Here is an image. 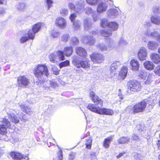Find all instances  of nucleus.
Listing matches in <instances>:
<instances>
[{
  "instance_id": "obj_36",
  "label": "nucleus",
  "mask_w": 160,
  "mask_h": 160,
  "mask_svg": "<svg viewBox=\"0 0 160 160\" xmlns=\"http://www.w3.org/2000/svg\"><path fill=\"white\" fill-rule=\"evenodd\" d=\"M152 22L153 23L159 25L160 24V18L156 16H152L151 18Z\"/></svg>"
},
{
  "instance_id": "obj_25",
  "label": "nucleus",
  "mask_w": 160,
  "mask_h": 160,
  "mask_svg": "<svg viewBox=\"0 0 160 160\" xmlns=\"http://www.w3.org/2000/svg\"><path fill=\"white\" fill-rule=\"evenodd\" d=\"M108 28L110 29V30L114 31L116 30L118 28V24L116 22H111L109 23Z\"/></svg>"
},
{
  "instance_id": "obj_17",
  "label": "nucleus",
  "mask_w": 160,
  "mask_h": 160,
  "mask_svg": "<svg viewBox=\"0 0 160 160\" xmlns=\"http://www.w3.org/2000/svg\"><path fill=\"white\" fill-rule=\"evenodd\" d=\"M87 108L91 111L99 114L101 107L96 105L89 104L87 106Z\"/></svg>"
},
{
  "instance_id": "obj_64",
  "label": "nucleus",
  "mask_w": 160,
  "mask_h": 160,
  "mask_svg": "<svg viewBox=\"0 0 160 160\" xmlns=\"http://www.w3.org/2000/svg\"><path fill=\"white\" fill-rule=\"evenodd\" d=\"M5 9L3 8L0 9V16L4 15L5 13Z\"/></svg>"
},
{
  "instance_id": "obj_5",
  "label": "nucleus",
  "mask_w": 160,
  "mask_h": 160,
  "mask_svg": "<svg viewBox=\"0 0 160 160\" xmlns=\"http://www.w3.org/2000/svg\"><path fill=\"white\" fill-rule=\"evenodd\" d=\"M17 83L19 87L25 88L30 83V82L26 77L24 76H20L18 78Z\"/></svg>"
},
{
  "instance_id": "obj_55",
  "label": "nucleus",
  "mask_w": 160,
  "mask_h": 160,
  "mask_svg": "<svg viewBox=\"0 0 160 160\" xmlns=\"http://www.w3.org/2000/svg\"><path fill=\"white\" fill-rule=\"evenodd\" d=\"M46 3L48 7V9H49L52 6L53 1L52 0H46Z\"/></svg>"
},
{
  "instance_id": "obj_35",
  "label": "nucleus",
  "mask_w": 160,
  "mask_h": 160,
  "mask_svg": "<svg viewBox=\"0 0 160 160\" xmlns=\"http://www.w3.org/2000/svg\"><path fill=\"white\" fill-rule=\"evenodd\" d=\"M148 34L149 36L155 37L158 42L160 43V35H159L157 32L155 31L154 32L151 33L148 32Z\"/></svg>"
},
{
  "instance_id": "obj_1",
  "label": "nucleus",
  "mask_w": 160,
  "mask_h": 160,
  "mask_svg": "<svg viewBox=\"0 0 160 160\" xmlns=\"http://www.w3.org/2000/svg\"><path fill=\"white\" fill-rule=\"evenodd\" d=\"M33 73L35 77L38 79L35 83L41 87L49 75L47 67L44 64H38L33 70Z\"/></svg>"
},
{
  "instance_id": "obj_2",
  "label": "nucleus",
  "mask_w": 160,
  "mask_h": 160,
  "mask_svg": "<svg viewBox=\"0 0 160 160\" xmlns=\"http://www.w3.org/2000/svg\"><path fill=\"white\" fill-rule=\"evenodd\" d=\"M79 57L76 56L73 57L72 62L75 67L77 68H82L84 69H88L90 66L89 61L87 59L81 61L78 60Z\"/></svg>"
},
{
  "instance_id": "obj_19",
  "label": "nucleus",
  "mask_w": 160,
  "mask_h": 160,
  "mask_svg": "<svg viewBox=\"0 0 160 160\" xmlns=\"http://www.w3.org/2000/svg\"><path fill=\"white\" fill-rule=\"evenodd\" d=\"M10 154L12 158L15 160H20L23 157V155L19 152L13 151Z\"/></svg>"
},
{
  "instance_id": "obj_27",
  "label": "nucleus",
  "mask_w": 160,
  "mask_h": 160,
  "mask_svg": "<svg viewBox=\"0 0 160 160\" xmlns=\"http://www.w3.org/2000/svg\"><path fill=\"white\" fill-rule=\"evenodd\" d=\"M72 48L71 46L67 47L64 48V54L67 57L70 56L72 53Z\"/></svg>"
},
{
  "instance_id": "obj_21",
  "label": "nucleus",
  "mask_w": 160,
  "mask_h": 160,
  "mask_svg": "<svg viewBox=\"0 0 160 160\" xmlns=\"http://www.w3.org/2000/svg\"><path fill=\"white\" fill-rule=\"evenodd\" d=\"M130 65L132 67V69L134 71L138 70L139 67V64L137 60H132L130 61Z\"/></svg>"
},
{
  "instance_id": "obj_15",
  "label": "nucleus",
  "mask_w": 160,
  "mask_h": 160,
  "mask_svg": "<svg viewBox=\"0 0 160 160\" xmlns=\"http://www.w3.org/2000/svg\"><path fill=\"white\" fill-rule=\"evenodd\" d=\"M19 106L21 110L27 114L31 115L33 114L32 109L30 107L25 106V105L21 103L19 104Z\"/></svg>"
},
{
  "instance_id": "obj_57",
  "label": "nucleus",
  "mask_w": 160,
  "mask_h": 160,
  "mask_svg": "<svg viewBox=\"0 0 160 160\" xmlns=\"http://www.w3.org/2000/svg\"><path fill=\"white\" fill-rule=\"evenodd\" d=\"M58 160H62V152L61 150H60V151L58 153Z\"/></svg>"
},
{
  "instance_id": "obj_14",
  "label": "nucleus",
  "mask_w": 160,
  "mask_h": 160,
  "mask_svg": "<svg viewBox=\"0 0 160 160\" xmlns=\"http://www.w3.org/2000/svg\"><path fill=\"white\" fill-rule=\"evenodd\" d=\"M118 14V11L115 8H110L107 12V15L109 18H114Z\"/></svg>"
},
{
  "instance_id": "obj_18",
  "label": "nucleus",
  "mask_w": 160,
  "mask_h": 160,
  "mask_svg": "<svg viewBox=\"0 0 160 160\" xmlns=\"http://www.w3.org/2000/svg\"><path fill=\"white\" fill-rule=\"evenodd\" d=\"M113 113V112L111 109L105 108H100L99 114L101 115H111Z\"/></svg>"
},
{
  "instance_id": "obj_7",
  "label": "nucleus",
  "mask_w": 160,
  "mask_h": 160,
  "mask_svg": "<svg viewBox=\"0 0 160 160\" xmlns=\"http://www.w3.org/2000/svg\"><path fill=\"white\" fill-rule=\"evenodd\" d=\"M140 83L136 80H131L128 82V88L131 91L137 92L139 91Z\"/></svg>"
},
{
  "instance_id": "obj_16",
  "label": "nucleus",
  "mask_w": 160,
  "mask_h": 160,
  "mask_svg": "<svg viewBox=\"0 0 160 160\" xmlns=\"http://www.w3.org/2000/svg\"><path fill=\"white\" fill-rule=\"evenodd\" d=\"M77 54L80 56L85 58L87 55V53L85 49L82 47H77L76 49Z\"/></svg>"
},
{
  "instance_id": "obj_4",
  "label": "nucleus",
  "mask_w": 160,
  "mask_h": 160,
  "mask_svg": "<svg viewBox=\"0 0 160 160\" xmlns=\"http://www.w3.org/2000/svg\"><path fill=\"white\" fill-rule=\"evenodd\" d=\"M42 25L41 23H38L33 25L32 30H28V34L31 39L34 38L35 34L40 30Z\"/></svg>"
},
{
  "instance_id": "obj_34",
  "label": "nucleus",
  "mask_w": 160,
  "mask_h": 160,
  "mask_svg": "<svg viewBox=\"0 0 160 160\" xmlns=\"http://www.w3.org/2000/svg\"><path fill=\"white\" fill-rule=\"evenodd\" d=\"M147 56L146 50L144 47L141 48V60H144Z\"/></svg>"
},
{
  "instance_id": "obj_48",
  "label": "nucleus",
  "mask_w": 160,
  "mask_h": 160,
  "mask_svg": "<svg viewBox=\"0 0 160 160\" xmlns=\"http://www.w3.org/2000/svg\"><path fill=\"white\" fill-rule=\"evenodd\" d=\"M85 12L87 14H90L93 12L92 9L91 7H87L85 8L84 9Z\"/></svg>"
},
{
  "instance_id": "obj_33",
  "label": "nucleus",
  "mask_w": 160,
  "mask_h": 160,
  "mask_svg": "<svg viewBox=\"0 0 160 160\" xmlns=\"http://www.w3.org/2000/svg\"><path fill=\"white\" fill-rule=\"evenodd\" d=\"M129 141L130 138L127 137H121L118 140L119 144H125L130 142Z\"/></svg>"
},
{
  "instance_id": "obj_30",
  "label": "nucleus",
  "mask_w": 160,
  "mask_h": 160,
  "mask_svg": "<svg viewBox=\"0 0 160 160\" xmlns=\"http://www.w3.org/2000/svg\"><path fill=\"white\" fill-rule=\"evenodd\" d=\"M48 57L51 62L53 63H55L57 62L56 60L58 58L56 52L50 54L48 56Z\"/></svg>"
},
{
  "instance_id": "obj_42",
  "label": "nucleus",
  "mask_w": 160,
  "mask_h": 160,
  "mask_svg": "<svg viewBox=\"0 0 160 160\" xmlns=\"http://www.w3.org/2000/svg\"><path fill=\"white\" fill-rule=\"evenodd\" d=\"M70 62L68 60L62 62L59 64V67L60 68L69 66Z\"/></svg>"
},
{
  "instance_id": "obj_43",
  "label": "nucleus",
  "mask_w": 160,
  "mask_h": 160,
  "mask_svg": "<svg viewBox=\"0 0 160 160\" xmlns=\"http://www.w3.org/2000/svg\"><path fill=\"white\" fill-rule=\"evenodd\" d=\"M64 52L58 50L56 52L57 55H58V57L60 60H63L65 59V57L64 55Z\"/></svg>"
},
{
  "instance_id": "obj_26",
  "label": "nucleus",
  "mask_w": 160,
  "mask_h": 160,
  "mask_svg": "<svg viewBox=\"0 0 160 160\" xmlns=\"http://www.w3.org/2000/svg\"><path fill=\"white\" fill-rule=\"evenodd\" d=\"M143 65L145 68L148 70H152L154 67L152 62L148 61L145 62L143 63Z\"/></svg>"
},
{
  "instance_id": "obj_9",
  "label": "nucleus",
  "mask_w": 160,
  "mask_h": 160,
  "mask_svg": "<svg viewBox=\"0 0 160 160\" xmlns=\"http://www.w3.org/2000/svg\"><path fill=\"white\" fill-rule=\"evenodd\" d=\"M92 61L95 63H101L104 60L103 57L100 54L93 53L90 55Z\"/></svg>"
},
{
  "instance_id": "obj_12",
  "label": "nucleus",
  "mask_w": 160,
  "mask_h": 160,
  "mask_svg": "<svg viewBox=\"0 0 160 160\" xmlns=\"http://www.w3.org/2000/svg\"><path fill=\"white\" fill-rule=\"evenodd\" d=\"M82 42L90 45H93L95 42L94 38L88 36H83L82 39Z\"/></svg>"
},
{
  "instance_id": "obj_49",
  "label": "nucleus",
  "mask_w": 160,
  "mask_h": 160,
  "mask_svg": "<svg viewBox=\"0 0 160 160\" xmlns=\"http://www.w3.org/2000/svg\"><path fill=\"white\" fill-rule=\"evenodd\" d=\"M49 84L50 86L47 87L48 88H49L50 87H53V88H55L56 86H57V83L55 82V81L53 80H51L49 81Z\"/></svg>"
},
{
  "instance_id": "obj_62",
  "label": "nucleus",
  "mask_w": 160,
  "mask_h": 160,
  "mask_svg": "<svg viewBox=\"0 0 160 160\" xmlns=\"http://www.w3.org/2000/svg\"><path fill=\"white\" fill-rule=\"evenodd\" d=\"M147 73L146 72H143L142 73H141V78L145 80L147 77Z\"/></svg>"
},
{
  "instance_id": "obj_29",
  "label": "nucleus",
  "mask_w": 160,
  "mask_h": 160,
  "mask_svg": "<svg viewBox=\"0 0 160 160\" xmlns=\"http://www.w3.org/2000/svg\"><path fill=\"white\" fill-rule=\"evenodd\" d=\"M112 137H108L105 139L103 143L104 147L106 148H108L109 147L111 142L112 141Z\"/></svg>"
},
{
  "instance_id": "obj_38",
  "label": "nucleus",
  "mask_w": 160,
  "mask_h": 160,
  "mask_svg": "<svg viewBox=\"0 0 160 160\" xmlns=\"http://www.w3.org/2000/svg\"><path fill=\"white\" fill-rule=\"evenodd\" d=\"M81 23L79 20H77L73 22V27L76 30L79 29L81 26Z\"/></svg>"
},
{
  "instance_id": "obj_44",
  "label": "nucleus",
  "mask_w": 160,
  "mask_h": 160,
  "mask_svg": "<svg viewBox=\"0 0 160 160\" xmlns=\"http://www.w3.org/2000/svg\"><path fill=\"white\" fill-rule=\"evenodd\" d=\"M92 140L91 138L86 140L85 144L87 148L88 149H90L91 148L92 145Z\"/></svg>"
},
{
  "instance_id": "obj_20",
  "label": "nucleus",
  "mask_w": 160,
  "mask_h": 160,
  "mask_svg": "<svg viewBox=\"0 0 160 160\" xmlns=\"http://www.w3.org/2000/svg\"><path fill=\"white\" fill-rule=\"evenodd\" d=\"M120 65V62H116L112 64L110 68V71L111 73H112V76L113 75H115L114 72L118 69V68L119 67Z\"/></svg>"
},
{
  "instance_id": "obj_32",
  "label": "nucleus",
  "mask_w": 160,
  "mask_h": 160,
  "mask_svg": "<svg viewBox=\"0 0 160 160\" xmlns=\"http://www.w3.org/2000/svg\"><path fill=\"white\" fill-rule=\"evenodd\" d=\"M140 112V104L138 103L135 105L131 109L130 112L134 114L139 112Z\"/></svg>"
},
{
  "instance_id": "obj_52",
  "label": "nucleus",
  "mask_w": 160,
  "mask_h": 160,
  "mask_svg": "<svg viewBox=\"0 0 160 160\" xmlns=\"http://www.w3.org/2000/svg\"><path fill=\"white\" fill-rule=\"evenodd\" d=\"M154 72L157 75L160 76V65L157 66L154 70Z\"/></svg>"
},
{
  "instance_id": "obj_31",
  "label": "nucleus",
  "mask_w": 160,
  "mask_h": 160,
  "mask_svg": "<svg viewBox=\"0 0 160 160\" xmlns=\"http://www.w3.org/2000/svg\"><path fill=\"white\" fill-rule=\"evenodd\" d=\"M112 33V31L107 29H104L101 31V35L103 37H108Z\"/></svg>"
},
{
  "instance_id": "obj_24",
  "label": "nucleus",
  "mask_w": 160,
  "mask_h": 160,
  "mask_svg": "<svg viewBox=\"0 0 160 160\" xmlns=\"http://www.w3.org/2000/svg\"><path fill=\"white\" fill-rule=\"evenodd\" d=\"M128 72V68L126 67L123 66L121 70L119 75L123 79L126 77Z\"/></svg>"
},
{
  "instance_id": "obj_41",
  "label": "nucleus",
  "mask_w": 160,
  "mask_h": 160,
  "mask_svg": "<svg viewBox=\"0 0 160 160\" xmlns=\"http://www.w3.org/2000/svg\"><path fill=\"white\" fill-rule=\"evenodd\" d=\"M97 47L99 48L101 51H104L107 50H110L111 49L105 46L104 44L100 43L98 45Z\"/></svg>"
},
{
  "instance_id": "obj_53",
  "label": "nucleus",
  "mask_w": 160,
  "mask_h": 160,
  "mask_svg": "<svg viewBox=\"0 0 160 160\" xmlns=\"http://www.w3.org/2000/svg\"><path fill=\"white\" fill-rule=\"evenodd\" d=\"M146 103L145 101L141 102V112H142L146 107Z\"/></svg>"
},
{
  "instance_id": "obj_58",
  "label": "nucleus",
  "mask_w": 160,
  "mask_h": 160,
  "mask_svg": "<svg viewBox=\"0 0 160 160\" xmlns=\"http://www.w3.org/2000/svg\"><path fill=\"white\" fill-rule=\"evenodd\" d=\"M132 155L136 160H140V155L139 154L136 152H134L132 153Z\"/></svg>"
},
{
  "instance_id": "obj_45",
  "label": "nucleus",
  "mask_w": 160,
  "mask_h": 160,
  "mask_svg": "<svg viewBox=\"0 0 160 160\" xmlns=\"http://www.w3.org/2000/svg\"><path fill=\"white\" fill-rule=\"evenodd\" d=\"M69 38V36L68 34H64L62 36L61 40L63 42H66L68 41Z\"/></svg>"
},
{
  "instance_id": "obj_13",
  "label": "nucleus",
  "mask_w": 160,
  "mask_h": 160,
  "mask_svg": "<svg viewBox=\"0 0 160 160\" xmlns=\"http://www.w3.org/2000/svg\"><path fill=\"white\" fill-rule=\"evenodd\" d=\"M108 5L105 2H101L98 5L97 11L99 13H102L105 12L107 8Z\"/></svg>"
},
{
  "instance_id": "obj_46",
  "label": "nucleus",
  "mask_w": 160,
  "mask_h": 160,
  "mask_svg": "<svg viewBox=\"0 0 160 160\" xmlns=\"http://www.w3.org/2000/svg\"><path fill=\"white\" fill-rule=\"evenodd\" d=\"M61 14L63 16H67L68 15V10L67 8H62L60 11Z\"/></svg>"
},
{
  "instance_id": "obj_47",
  "label": "nucleus",
  "mask_w": 160,
  "mask_h": 160,
  "mask_svg": "<svg viewBox=\"0 0 160 160\" xmlns=\"http://www.w3.org/2000/svg\"><path fill=\"white\" fill-rule=\"evenodd\" d=\"M28 37L26 36V35L25 36L22 37L20 39V42L21 43H23L26 42L29 39H31L29 38V37L28 34Z\"/></svg>"
},
{
  "instance_id": "obj_22",
  "label": "nucleus",
  "mask_w": 160,
  "mask_h": 160,
  "mask_svg": "<svg viewBox=\"0 0 160 160\" xmlns=\"http://www.w3.org/2000/svg\"><path fill=\"white\" fill-rule=\"evenodd\" d=\"M84 29L88 31L92 28V22L89 18H86L83 21Z\"/></svg>"
},
{
  "instance_id": "obj_11",
  "label": "nucleus",
  "mask_w": 160,
  "mask_h": 160,
  "mask_svg": "<svg viewBox=\"0 0 160 160\" xmlns=\"http://www.w3.org/2000/svg\"><path fill=\"white\" fill-rule=\"evenodd\" d=\"M90 96L94 102L96 104H99L101 106H102L103 102L101 99L98 96L95 95V93L93 92H91L90 94Z\"/></svg>"
},
{
  "instance_id": "obj_23",
  "label": "nucleus",
  "mask_w": 160,
  "mask_h": 160,
  "mask_svg": "<svg viewBox=\"0 0 160 160\" xmlns=\"http://www.w3.org/2000/svg\"><path fill=\"white\" fill-rule=\"evenodd\" d=\"M150 57L154 63L156 64L160 63V56L159 54L152 53L151 54Z\"/></svg>"
},
{
  "instance_id": "obj_6",
  "label": "nucleus",
  "mask_w": 160,
  "mask_h": 160,
  "mask_svg": "<svg viewBox=\"0 0 160 160\" xmlns=\"http://www.w3.org/2000/svg\"><path fill=\"white\" fill-rule=\"evenodd\" d=\"M0 121L2 122V124L0 125V135L2 134L6 133L7 130L6 128L10 126V122L7 118L2 119Z\"/></svg>"
},
{
  "instance_id": "obj_51",
  "label": "nucleus",
  "mask_w": 160,
  "mask_h": 160,
  "mask_svg": "<svg viewBox=\"0 0 160 160\" xmlns=\"http://www.w3.org/2000/svg\"><path fill=\"white\" fill-rule=\"evenodd\" d=\"M98 0H86L87 2L91 5H96Z\"/></svg>"
},
{
  "instance_id": "obj_10",
  "label": "nucleus",
  "mask_w": 160,
  "mask_h": 160,
  "mask_svg": "<svg viewBox=\"0 0 160 160\" xmlns=\"http://www.w3.org/2000/svg\"><path fill=\"white\" fill-rule=\"evenodd\" d=\"M55 24L58 28L61 29L65 28L67 25L65 19L60 17H58L56 19Z\"/></svg>"
},
{
  "instance_id": "obj_8",
  "label": "nucleus",
  "mask_w": 160,
  "mask_h": 160,
  "mask_svg": "<svg viewBox=\"0 0 160 160\" xmlns=\"http://www.w3.org/2000/svg\"><path fill=\"white\" fill-rule=\"evenodd\" d=\"M7 113L10 120L15 123H18L19 122L18 118L14 114L15 111L13 109H8L7 110Z\"/></svg>"
},
{
  "instance_id": "obj_63",
  "label": "nucleus",
  "mask_w": 160,
  "mask_h": 160,
  "mask_svg": "<svg viewBox=\"0 0 160 160\" xmlns=\"http://www.w3.org/2000/svg\"><path fill=\"white\" fill-rule=\"evenodd\" d=\"M132 139L133 140L137 141L139 139L138 136L137 135L135 134H134L132 137Z\"/></svg>"
},
{
  "instance_id": "obj_39",
  "label": "nucleus",
  "mask_w": 160,
  "mask_h": 160,
  "mask_svg": "<svg viewBox=\"0 0 160 160\" xmlns=\"http://www.w3.org/2000/svg\"><path fill=\"white\" fill-rule=\"evenodd\" d=\"M26 7V5L24 3H18L16 6V8L19 11H23Z\"/></svg>"
},
{
  "instance_id": "obj_28",
  "label": "nucleus",
  "mask_w": 160,
  "mask_h": 160,
  "mask_svg": "<svg viewBox=\"0 0 160 160\" xmlns=\"http://www.w3.org/2000/svg\"><path fill=\"white\" fill-rule=\"evenodd\" d=\"M148 47L150 49L154 50L158 46V43L154 41H150L148 42Z\"/></svg>"
},
{
  "instance_id": "obj_61",
  "label": "nucleus",
  "mask_w": 160,
  "mask_h": 160,
  "mask_svg": "<svg viewBox=\"0 0 160 160\" xmlns=\"http://www.w3.org/2000/svg\"><path fill=\"white\" fill-rule=\"evenodd\" d=\"M92 17L94 21H96L98 18V15L95 13L92 15Z\"/></svg>"
},
{
  "instance_id": "obj_54",
  "label": "nucleus",
  "mask_w": 160,
  "mask_h": 160,
  "mask_svg": "<svg viewBox=\"0 0 160 160\" xmlns=\"http://www.w3.org/2000/svg\"><path fill=\"white\" fill-rule=\"evenodd\" d=\"M60 35V33L59 32L54 31L52 33V36L53 38H57Z\"/></svg>"
},
{
  "instance_id": "obj_59",
  "label": "nucleus",
  "mask_w": 160,
  "mask_h": 160,
  "mask_svg": "<svg viewBox=\"0 0 160 160\" xmlns=\"http://www.w3.org/2000/svg\"><path fill=\"white\" fill-rule=\"evenodd\" d=\"M76 17V14L75 13H72L70 15L69 18L71 21L73 22Z\"/></svg>"
},
{
  "instance_id": "obj_60",
  "label": "nucleus",
  "mask_w": 160,
  "mask_h": 160,
  "mask_svg": "<svg viewBox=\"0 0 160 160\" xmlns=\"http://www.w3.org/2000/svg\"><path fill=\"white\" fill-rule=\"evenodd\" d=\"M22 115V117L21 118V120L24 122H26L28 121V119L26 117V116L25 114H24L23 113H21Z\"/></svg>"
},
{
  "instance_id": "obj_40",
  "label": "nucleus",
  "mask_w": 160,
  "mask_h": 160,
  "mask_svg": "<svg viewBox=\"0 0 160 160\" xmlns=\"http://www.w3.org/2000/svg\"><path fill=\"white\" fill-rule=\"evenodd\" d=\"M70 44L72 45H77L79 43L78 38L76 37H72L70 39Z\"/></svg>"
},
{
  "instance_id": "obj_37",
  "label": "nucleus",
  "mask_w": 160,
  "mask_h": 160,
  "mask_svg": "<svg viewBox=\"0 0 160 160\" xmlns=\"http://www.w3.org/2000/svg\"><path fill=\"white\" fill-rule=\"evenodd\" d=\"M109 23L107 19L103 18L101 20L100 25L102 28H106L108 27Z\"/></svg>"
},
{
  "instance_id": "obj_50",
  "label": "nucleus",
  "mask_w": 160,
  "mask_h": 160,
  "mask_svg": "<svg viewBox=\"0 0 160 160\" xmlns=\"http://www.w3.org/2000/svg\"><path fill=\"white\" fill-rule=\"evenodd\" d=\"M6 134V133H4L0 135V139L1 140L7 141L9 140V139L8 137Z\"/></svg>"
},
{
  "instance_id": "obj_56",
  "label": "nucleus",
  "mask_w": 160,
  "mask_h": 160,
  "mask_svg": "<svg viewBox=\"0 0 160 160\" xmlns=\"http://www.w3.org/2000/svg\"><path fill=\"white\" fill-rule=\"evenodd\" d=\"M126 44V42L125 40L122 38H121L119 41L118 43L119 46H122L125 45Z\"/></svg>"
},
{
  "instance_id": "obj_3",
  "label": "nucleus",
  "mask_w": 160,
  "mask_h": 160,
  "mask_svg": "<svg viewBox=\"0 0 160 160\" xmlns=\"http://www.w3.org/2000/svg\"><path fill=\"white\" fill-rule=\"evenodd\" d=\"M68 6L71 10H75L77 12L80 13L83 11L84 2L83 1H80L79 2L77 3L76 6L72 3H69Z\"/></svg>"
}]
</instances>
